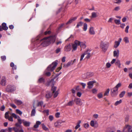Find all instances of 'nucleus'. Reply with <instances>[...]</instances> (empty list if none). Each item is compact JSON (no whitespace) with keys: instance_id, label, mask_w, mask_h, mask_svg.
Masks as SVG:
<instances>
[{"instance_id":"c756f323","label":"nucleus","mask_w":132,"mask_h":132,"mask_svg":"<svg viewBox=\"0 0 132 132\" xmlns=\"http://www.w3.org/2000/svg\"><path fill=\"white\" fill-rule=\"evenodd\" d=\"M53 94V97L54 98L56 97L59 94V90H57L56 92L52 93Z\"/></svg>"},{"instance_id":"423d86ee","label":"nucleus","mask_w":132,"mask_h":132,"mask_svg":"<svg viewBox=\"0 0 132 132\" xmlns=\"http://www.w3.org/2000/svg\"><path fill=\"white\" fill-rule=\"evenodd\" d=\"M6 90L7 92H11L14 91L15 90V88L12 86L9 85L7 86Z\"/></svg>"},{"instance_id":"e2e57ef3","label":"nucleus","mask_w":132,"mask_h":132,"mask_svg":"<svg viewBox=\"0 0 132 132\" xmlns=\"http://www.w3.org/2000/svg\"><path fill=\"white\" fill-rule=\"evenodd\" d=\"M60 113L59 112H57L56 113L55 116L56 118H58L60 117Z\"/></svg>"},{"instance_id":"603ef678","label":"nucleus","mask_w":132,"mask_h":132,"mask_svg":"<svg viewBox=\"0 0 132 132\" xmlns=\"http://www.w3.org/2000/svg\"><path fill=\"white\" fill-rule=\"evenodd\" d=\"M120 9V7L119 6H118L116 7L114 9V10L116 11H118Z\"/></svg>"},{"instance_id":"f704fd0d","label":"nucleus","mask_w":132,"mask_h":132,"mask_svg":"<svg viewBox=\"0 0 132 132\" xmlns=\"http://www.w3.org/2000/svg\"><path fill=\"white\" fill-rule=\"evenodd\" d=\"M126 92L125 91H123L121 93L119 94V96L120 98H122L123 97V96L124 95Z\"/></svg>"},{"instance_id":"c03bdc74","label":"nucleus","mask_w":132,"mask_h":132,"mask_svg":"<svg viewBox=\"0 0 132 132\" xmlns=\"http://www.w3.org/2000/svg\"><path fill=\"white\" fill-rule=\"evenodd\" d=\"M114 22L115 23L119 25L121 23L120 20H115Z\"/></svg>"},{"instance_id":"e433bc0d","label":"nucleus","mask_w":132,"mask_h":132,"mask_svg":"<svg viewBox=\"0 0 132 132\" xmlns=\"http://www.w3.org/2000/svg\"><path fill=\"white\" fill-rule=\"evenodd\" d=\"M121 85L120 83H119L115 87H114V88L115 89H116V90H118V88L120 87L121 86Z\"/></svg>"},{"instance_id":"79ce46f5","label":"nucleus","mask_w":132,"mask_h":132,"mask_svg":"<svg viewBox=\"0 0 132 132\" xmlns=\"http://www.w3.org/2000/svg\"><path fill=\"white\" fill-rule=\"evenodd\" d=\"M87 74V73L83 74L82 76V78L84 79L88 78Z\"/></svg>"},{"instance_id":"58836bf2","label":"nucleus","mask_w":132,"mask_h":132,"mask_svg":"<svg viewBox=\"0 0 132 132\" xmlns=\"http://www.w3.org/2000/svg\"><path fill=\"white\" fill-rule=\"evenodd\" d=\"M87 28V25L86 23H84V27L83 28V30L84 31H86Z\"/></svg>"},{"instance_id":"338daca9","label":"nucleus","mask_w":132,"mask_h":132,"mask_svg":"<svg viewBox=\"0 0 132 132\" xmlns=\"http://www.w3.org/2000/svg\"><path fill=\"white\" fill-rule=\"evenodd\" d=\"M98 115L97 114H94L93 115V117L94 118L96 119L98 117Z\"/></svg>"},{"instance_id":"052dcab7","label":"nucleus","mask_w":132,"mask_h":132,"mask_svg":"<svg viewBox=\"0 0 132 132\" xmlns=\"http://www.w3.org/2000/svg\"><path fill=\"white\" fill-rule=\"evenodd\" d=\"M85 55L84 53H83V54H82V55H81V57H80V61H81L83 60V59L84 58V57Z\"/></svg>"},{"instance_id":"680f3d73","label":"nucleus","mask_w":132,"mask_h":132,"mask_svg":"<svg viewBox=\"0 0 132 132\" xmlns=\"http://www.w3.org/2000/svg\"><path fill=\"white\" fill-rule=\"evenodd\" d=\"M49 119L51 121H52L53 119V117L52 116L50 115L49 117Z\"/></svg>"},{"instance_id":"bf43d9fd","label":"nucleus","mask_w":132,"mask_h":132,"mask_svg":"<svg viewBox=\"0 0 132 132\" xmlns=\"http://www.w3.org/2000/svg\"><path fill=\"white\" fill-rule=\"evenodd\" d=\"M129 28V26H127L126 27L125 29V32L127 33H128V30Z\"/></svg>"},{"instance_id":"2f4dec72","label":"nucleus","mask_w":132,"mask_h":132,"mask_svg":"<svg viewBox=\"0 0 132 132\" xmlns=\"http://www.w3.org/2000/svg\"><path fill=\"white\" fill-rule=\"evenodd\" d=\"M110 91V89L108 88L105 91V92L104 93V95L105 96H108V95L109 94V92Z\"/></svg>"},{"instance_id":"5fc2aeb1","label":"nucleus","mask_w":132,"mask_h":132,"mask_svg":"<svg viewBox=\"0 0 132 132\" xmlns=\"http://www.w3.org/2000/svg\"><path fill=\"white\" fill-rule=\"evenodd\" d=\"M12 116H13L14 118H15V119H17L18 118V116H17L14 113H12Z\"/></svg>"},{"instance_id":"a19ab883","label":"nucleus","mask_w":132,"mask_h":132,"mask_svg":"<svg viewBox=\"0 0 132 132\" xmlns=\"http://www.w3.org/2000/svg\"><path fill=\"white\" fill-rule=\"evenodd\" d=\"M93 83H88V87L89 89L92 88L93 86Z\"/></svg>"},{"instance_id":"6e6d98bb","label":"nucleus","mask_w":132,"mask_h":132,"mask_svg":"<svg viewBox=\"0 0 132 132\" xmlns=\"http://www.w3.org/2000/svg\"><path fill=\"white\" fill-rule=\"evenodd\" d=\"M2 60V61H5L6 59V57L5 56H3L1 57Z\"/></svg>"},{"instance_id":"412c9836","label":"nucleus","mask_w":132,"mask_h":132,"mask_svg":"<svg viewBox=\"0 0 132 132\" xmlns=\"http://www.w3.org/2000/svg\"><path fill=\"white\" fill-rule=\"evenodd\" d=\"M14 102L15 103L18 105H21L22 103V102L21 101L17 99H15L14 100Z\"/></svg>"},{"instance_id":"ea45409f","label":"nucleus","mask_w":132,"mask_h":132,"mask_svg":"<svg viewBox=\"0 0 132 132\" xmlns=\"http://www.w3.org/2000/svg\"><path fill=\"white\" fill-rule=\"evenodd\" d=\"M122 102V100H120L119 101H117L115 103L114 105L116 106H117L121 103Z\"/></svg>"},{"instance_id":"f3484780","label":"nucleus","mask_w":132,"mask_h":132,"mask_svg":"<svg viewBox=\"0 0 132 132\" xmlns=\"http://www.w3.org/2000/svg\"><path fill=\"white\" fill-rule=\"evenodd\" d=\"M22 122L24 125L26 126H29L30 124V122L24 120H22Z\"/></svg>"},{"instance_id":"774afa93","label":"nucleus","mask_w":132,"mask_h":132,"mask_svg":"<svg viewBox=\"0 0 132 132\" xmlns=\"http://www.w3.org/2000/svg\"><path fill=\"white\" fill-rule=\"evenodd\" d=\"M60 50L61 49L60 48H57L55 51L56 53H58L60 52Z\"/></svg>"},{"instance_id":"f8f14e48","label":"nucleus","mask_w":132,"mask_h":132,"mask_svg":"<svg viewBox=\"0 0 132 132\" xmlns=\"http://www.w3.org/2000/svg\"><path fill=\"white\" fill-rule=\"evenodd\" d=\"M71 45L69 44L65 46V50L67 52L71 50Z\"/></svg>"},{"instance_id":"aec40b11","label":"nucleus","mask_w":132,"mask_h":132,"mask_svg":"<svg viewBox=\"0 0 132 132\" xmlns=\"http://www.w3.org/2000/svg\"><path fill=\"white\" fill-rule=\"evenodd\" d=\"M90 34L91 35H94L95 34V32L93 28V27H90L89 30Z\"/></svg>"},{"instance_id":"2eb2a0df","label":"nucleus","mask_w":132,"mask_h":132,"mask_svg":"<svg viewBox=\"0 0 132 132\" xmlns=\"http://www.w3.org/2000/svg\"><path fill=\"white\" fill-rule=\"evenodd\" d=\"M61 122L60 120H58L54 123V125L55 127H59L61 125Z\"/></svg>"},{"instance_id":"cd10ccee","label":"nucleus","mask_w":132,"mask_h":132,"mask_svg":"<svg viewBox=\"0 0 132 132\" xmlns=\"http://www.w3.org/2000/svg\"><path fill=\"white\" fill-rule=\"evenodd\" d=\"M38 81L39 82H45V79L43 77H41L39 78Z\"/></svg>"},{"instance_id":"5701e85b","label":"nucleus","mask_w":132,"mask_h":132,"mask_svg":"<svg viewBox=\"0 0 132 132\" xmlns=\"http://www.w3.org/2000/svg\"><path fill=\"white\" fill-rule=\"evenodd\" d=\"M77 18V17H73L72 18H71L68 22H67L66 24H68L70 23H71L73 21H74L76 20Z\"/></svg>"},{"instance_id":"a211bd4d","label":"nucleus","mask_w":132,"mask_h":132,"mask_svg":"<svg viewBox=\"0 0 132 132\" xmlns=\"http://www.w3.org/2000/svg\"><path fill=\"white\" fill-rule=\"evenodd\" d=\"M33 107L34 109H33L32 110L31 114V116H34L35 115V113H36L35 109L36 108V107L35 106V105L34 104L33 105Z\"/></svg>"},{"instance_id":"4be33fe9","label":"nucleus","mask_w":132,"mask_h":132,"mask_svg":"<svg viewBox=\"0 0 132 132\" xmlns=\"http://www.w3.org/2000/svg\"><path fill=\"white\" fill-rule=\"evenodd\" d=\"M97 16V12H93L91 13V18H95Z\"/></svg>"},{"instance_id":"f03ea898","label":"nucleus","mask_w":132,"mask_h":132,"mask_svg":"<svg viewBox=\"0 0 132 132\" xmlns=\"http://www.w3.org/2000/svg\"><path fill=\"white\" fill-rule=\"evenodd\" d=\"M57 64V63L56 62H54L51 64L49 65L44 72L45 74L47 76H50L51 75V73L47 71H52L56 67Z\"/></svg>"},{"instance_id":"864d4df0","label":"nucleus","mask_w":132,"mask_h":132,"mask_svg":"<svg viewBox=\"0 0 132 132\" xmlns=\"http://www.w3.org/2000/svg\"><path fill=\"white\" fill-rule=\"evenodd\" d=\"M111 65L109 62H108L106 64V67L107 68H109L111 66Z\"/></svg>"},{"instance_id":"de8ad7c7","label":"nucleus","mask_w":132,"mask_h":132,"mask_svg":"<svg viewBox=\"0 0 132 132\" xmlns=\"http://www.w3.org/2000/svg\"><path fill=\"white\" fill-rule=\"evenodd\" d=\"M51 33V32L49 30H47L44 32V34L45 35H47L50 34Z\"/></svg>"},{"instance_id":"dca6fc26","label":"nucleus","mask_w":132,"mask_h":132,"mask_svg":"<svg viewBox=\"0 0 132 132\" xmlns=\"http://www.w3.org/2000/svg\"><path fill=\"white\" fill-rule=\"evenodd\" d=\"M119 51L118 50L114 51L113 52V56L114 57H118L119 55Z\"/></svg>"},{"instance_id":"9b49d317","label":"nucleus","mask_w":132,"mask_h":132,"mask_svg":"<svg viewBox=\"0 0 132 132\" xmlns=\"http://www.w3.org/2000/svg\"><path fill=\"white\" fill-rule=\"evenodd\" d=\"M74 101L77 105H80L82 104L81 100L80 98H75Z\"/></svg>"},{"instance_id":"4d7b16f0","label":"nucleus","mask_w":132,"mask_h":132,"mask_svg":"<svg viewBox=\"0 0 132 132\" xmlns=\"http://www.w3.org/2000/svg\"><path fill=\"white\" fill-rule=\"evenodd\" d=\"M49 110H44L43 111V112L44 113H46L47 115H49Z\"/></svg>"},{"instance_id":"20e7f679","label":"nucleus","mask_w":132,"mask_h":132,"mask_svg":"<svg viewBox=\"0 0 132 132\" xmlns=\"http://www.w3.org/2000/svg\"><path fill=\"white\" fill-rule=\"evenodd\" d=\"M78 41L77 40H76L75 41L74 43H73L71 44V48L72 49V52L76 50L77 48V46H78Z\"/></svg>"},{"instance_id":"a18cd8bd","label":"nucleus","mask_w":132,"mask_h":132,"mask_svg":"<svg viewBox=\"0 0 132 132\" xmlns=\"http://www.w3.org/2000/svg\"><path fill=\"white\" fill-rule=\"evenodd\" d=\"M97 96L99 98H101L103 97V94L101 93H99L97 94Z\"/></svg>"},{"instance_id":"393cba45","label":"nucleus","mask_w":132,"mask_h":132,"mask_svg":"<svg viewBox=\"0 0 132 132\" xmlns=\"http://www.w3.org/2000/svg\"><path fill=\"white\" fill-rule=\"evenodd\" d=\"M115 63L116 65L118 66V67L119 68H120L121 64L120 61L119 60H117L116 61V62Z\"/></svg>"},{"instance_id":"6ab92c4d","label":"nucleus","mask_w":132,"mask_h":132,"mask_svg":"<svg viewBox=\"0 0 132 132\" xmlns=\"http://www.w3.org/2000/svg\"><path fill=\"white\" fill-rule=\"evenodd\" d=\"M2 27L3 30H7L8 29V27L6 26V23H3L2 24Z\"/></svg>"},{"instance_id":"3c124183","label":"nucleus","mask_w":132,"mask_h":132,"mask_svg":"<svg viewBox=\"0 0 132 132\" xmlns=\"http://www.w3.org/2000/svg\"><path fill=\"white\" fill-rule=\"evenodd\" d=\"M16 112L17 113L19 114L20 115H21L22 114V112L18 109H17L16 110Z\"/></svg>"},{"instance_id":"49530a36","label":"nucleus","mask_w":132,"mask_h":132,"mask_svg":"<svg viewBox=\"0 0 132 132\" xmlns=\"http://www.w3.org/2000/svg\"><path fill=\"white\" fill-rule=\"evenodd\" d=\"M18 122L19 123L21 124L22 122V120L19 116H18Z\"/></svg>"},{"instance_id":"69168bd1","label":"nucleus","mask_w":132,"mask_h":132,"mask_svg":"<svg viewBox=\"0 0 132 132\" xmlns=\"http://www.w3.org/2000/svg\"><path fill=\"white\" fill-rule=\"evenodd\" d=\"M97 90L95 89H93L92 90V92L94 94H96V93Z\"/></svg>"},{"instance_id":"39448f33","label":"nucleus","mask_w":132,"mask_h":132,"mask_svg":"<svg viewBox=\"0 0 132 132\" xmlns=\"http://www.w3.org/2000/svg\"><path fill=\"white\" fill-rule=\"evenodd\" d=\"M132 129V126L127 125H126L124 127L123 131V132H129Z\"/></svg>"},{"instance_id":"1a4fd4ad","label":"nucleus","mask_w":132,"mask_h":132,"mask_svg":"<svg viewBox=\"0 0 132 132\" xmlns=\"http://www.w3.org/2000/svg\"><path fill=\"white\" fill-rule=\"evenodd\" d=\"M90 51L89 50H87L84 53L85 55H86L85 59H88L91 56V54L90 53Z\"/></svg>"},{"instance_id":"bb28decb","label":"nucleus","mask_w":132,"mask_h":132,"mask_svg":"<svg viewBox=\"0 0 132 132\" xmlns=\"http://www.w3.org/2000/svg\"><path fill=\"white\" fill-rule=\"evenodd\" d=\"M42 128L43 129L45 130L46 131H48L49 129L48 128H47L44 124H42Z\"/></svg>"},{"instance_id":"f257e3e1","label":"nucleus","mask_w":132,"mask_h":132,"mask_svg":"<svg viewBox=\"0 0 132 132\" xmlns=\"http://www.w3.org/2000/svg\"><path fill=\"white\" fill-rule=\"evenodd\" d=\"M56 35L54 34L50 36L45 37L42 40V42L39 43L38 39H32V45H33L34 48L39 49L42 47L48 46L51 43H53L55 41Z\"/></svg>"},{"instance_id":"4c0bfd02","label":"nucleus","mask_w":132,"mask_h":132,"mask_svg":"<svg viewBox=\"0 0 132 132\" xmlns=\"http://www.w3.org/2000/svg\"><path fill=\"white\" fill-rule=\"evenodd\" d=\"M120 44L119 42H118L117 41H115L114 45V47L117 48L119 45Z\"/></svg>"},{"instance_id":"13d9d810","label":"nucleus","mask_w":132,"mask_h":132,"mask_svg":"<svg viewBox=\"0 0 132 132\" xmlns=\"http://www.w3.org/2000/svg\"><path fill=\"white\" fill-rule=\"evenodd\" d=\"M127 96L129 97H130L132 96V92H128L127 93Z\"/></svg>"},{"instance_id":"8fccbe9b","label":"nucleus","mask_w":132,"mask_h":132,"mask_svg":"<svg viewBox=\"0 0 132 132\" xmlns=\"http://www.w3.org/2000/svg\"><path fill=\"white\" fill-rule=\"evenodd\" d=\"M129 115L127 116L125 118V121L126 122H127L129 120Z\"/></svg>"},{"instance_id":"0eeeda50","label":"nucleus","mask_w":132,"mask_h":132,"mask_svg":"<svg viewBox=\"0 0 132 132\" xmlns=\"http://www.w3.org/2000/svg\"><path fill=\"white\" fill-rule=\"evenodd\" d=\"M118 90H116L114 88L111 89V95L112 97H114L116 96L118 94Z\"/></svg>"},{"instance_id":"ddd939ff","label":"nucleus","mask_w":132,"mask_h":132,"mask_svg":"<svg viewBox=\"0 0 132 132\" xmlns=\"http://www.w3.org/2000/svg\"><path fill=\"white\" fill-rule=\"evenodd\" d=\"M73 64L72 60L69 61L66 64H64L63 67L64 68H67Z\"/></svg>"},{"instance_id":"c85d7f7f","label":"nucleus","mask_w":132,"mask_h":132,"mask_svg":"<svg viewBox=\"0 0 132 132\" xmlns=\"http://www.w3.org/2000/svg\"><path fill=\"white\" fill-rule=\"evenodd\" d=\"M87 76L88 78L91 77L93 76L94 73L92 72H87Z\"/></svg>"},{"instance_id":"72a5a7b5","label":"nucleus","mask_w":132,"mask_h":132,"mask_svg":"<svg viewBox=\"0 0 132 132\" xmlns=\"http://www.w3.org/2000/svg\"><path fill=\"white\" fill-rule=\"evenodd\" d=\"M52 96L51 93L50 92L47 93L46 94V97L47 98H49L51 97Z\"/></svg>"},{"instance_id":"37998d69","label":"nucleus","mask_w":132,"mask_h":132,"mask_svg":"<svg viewBox=\"0 0 132 132\" xmlns=\"http://www.w3.org/2000/svg\"><path fill=\"white\" fill-rule=\"evenodd\" d=\"M13 130L15 132H19V129L17 127H13Z\"/></svg>"},{"instance_id":"b1692460","label":"nucleus","mask_w":132,"mask_h":132,"mask_svg":"<svg viewBox=\"0 0 132 132\" xmlns=\"http://www.w3.org/2000/svg\"><path fill=\"white\" fill-rule=\"evenodd\" d=\"M123 40L126 43H128L129 42V38L127 37H125L124 38Z\"/></svg>"},{"instance_id":"7c9ffc66","label":"nucleus","mask_w":132,"mask_h":132,"mask_svg":"<svg viewBox=\"0 0 132 132\" xmlns=\"http://www.w3.org/2000/svg\"><path fill=\"white\" fill-rule=\"evenodd\" d=\"M1 82H6V79L5 76H3L2 77L1 80Z\"/></svg>"},{"instance_id":"6e6552de","label":"nucleus","mask_w":132,"mask_h":132,"mask_svg":"<svg viewBox=\"0 0 132 132\" xmlns=\"http://www.w3.org/2000/svg\"><path fill=\"white\" fill-rule=\"evenodd\" d=\"M90 126L92 127H97L98 126V123L96 121L91 120L90 123Z\"/></svg>"},{"instance_id":"c9c22d12","label":"nucleus","mask_w":132,"mask_h":132,"mask_svg":"<svg viewBox=\"0 0 132 132\" xmlns=\"http://www.w3.org/2000/svg\"><path fill=\"white\" fill-rule=\"evenodd\" d=\"M83 24V23L81 21H80L78 23L76 27L77 28H78L80 26H81Z\"/></svg>"},{"instance_id":"7ed1b4c3","label":"nucleus","mask_w":132,"mask_h":132,"mask_svg":"<svg viewBox=\"0 0 132 132\" xmlns=\"http://www.w3.org/2000/svg\"><path fill=\"white\" fill-rule=\"evenodd\" d=\"M109 45V43L108 42H102L101 44L100 47L103 51L105 52L107 50Z\"/></svg>"},{"instance_id":"9d476101","label":"nucleus","mask_w":132,"mask_h":132,"mask_svg":"<svg viewBox=\"0 0 132 132\" xmlns=\"http://www.w3.org/2000/svg\"><path fill=\"white\" fill-rule=\"evenodd\" d=\"M47 84H46V85L47 86H49L52 83L51 86H52V89L51 90L52 92V93H54L55 92H56L57 90V88L56 86H54V84H52L53 83H46Z\"/></svg>"},{"instance_id":"473e14b6","label":"nucleus","mask_w":132,"mask_h":132,"mask_svg":"<svg viewBox=\"0 0 132 132\" xmlns=\"http://www.w3.org/2000/svg\"><path fill=\"white\" fill-rule=\"evenodd\" d=\"M43 104V102L41 101L40 102H37V104L35 106L36 107L39 106H42V105Z\"/></svg>"},{"instance_id":"09e8293b","label":"nucleus","mask_w":132,"mask_h":132,"mask_svg":"<svg viewBox=\"0 0 132 132\" xmlns=\"http://www.w3.org/2000/svg\"><path fill=\"white\" fill-rule=\"evenodd\" d=\"M84 126L85 128L87 129L89 127V126L88 123H86L84 124Z\"/></svg>"},{"instance_id":"a878e982","label":"nucleus","mask_w":132,"mask_h":132,"mask_svg":"<svg viewBox=\"0 0 132 132\" xmlns=\"http://www.w3.org/2000/svg\"><path fill=\"white\" fill-rule=\"evenodd\" d=\"M73 104V100H72L68 102L66 104V106H72Z\"/></svg>"},{"instance_id":"0e129e2a","label":"nucleus","mask_w":132,"mask_h":132,"mask_svg":"<svg viewBox=\"0 0 132 132\" xmlns=\"http://www.w3.org/2000/svg\"><path fill=\"white\" fill-rule=\"evenodd\" d=\"M9 114L8 112H6L5 114V118L6 119H8L9 118Z\"/></svg>"},{"instance_id":"4468645a","label":"nucleus","mask_w":132,"mask_h":132,"mask_svg":"<svg viewBox=\"0 0 132 132\" xmlns=\"http://www.w3.org/2000/svg\"><path fill=\"white\" fill-rule=\"evenodd\" d=\"M78 46L80 45L81 47L84 48H85L86 47V46L84 43L78 41Z\"/></svg>"}]
</instances>
